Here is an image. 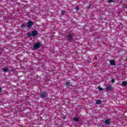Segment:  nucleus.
<instances>
[{
	"instance_id": "19",
	"label": "nucleus",
	"mask_w": 127,
	"mask_h": 127,
	"mask_svg": "<svg viewBox=\"0 0 127 127\" xmlns=\"http://www.w3.org/2000/svg\"><path fill=\"white\" fill-rule=\"evenodd\" d=\"M109 2H114V0H109Z\"/></svg>"
},
{
	"instance_id": "2",
	"label": "nucleus",
	"mask_w": 127,
	"mask_h": 127,
	"mask_svg": "<svg viewBox=\"0 0 127 127\" xmlns=\"http://www.w3.org/2000/svg\"><path fill=\"white\" fill-rule=\"evenodd\" d=\"M39 95L41 99H45V98H47V97H48V92H41Z\"/></svg>"
},
{
	"instance_id": "8",
	"label": "nucleus",
	"mask_w": 127,
	"mask_h": 127,
	"mask_svg": "<svg viewBox=\"0 0 127 127\" xmlns=\"http://www.w3.org/2000/svg\"><path fill=\"white\" fill-rule=\"evenodd\" d=\"M95 104L96 105H100V104H102V100L100 99L96 100Z\"/></svg>"
},
{
	"instance_id": "12",
	"label": "nucleus",
	"mask_w": 127,
	"mask_h": 127,
	"mask_svg": "<svg viewBox=\"0 0 127 127\" xmlns=\"http://www.w3.org/2000/svg\"><path fill=\"white\" fill-rule=\"evenodd\" d=\"M73 120L75 122H79V120H80V117H74L73 118Z\"/></svg>"
},
{
	"instance_id": "13",
	"label": "nucleus",
	"mask_w": 127,
	"mask_h": 127,
	"mask_svg": "<svg viewBox=\"0 0 127 127\" xmlns=\"http://www.w3.org/2000/svg\"><path fill=\"white\" fill-rule=\"evenodd\" d=\"M122 85L124 86H127V82L126 81H122Z\"/></svg>"
},
{
	"instance_id": "10",
	"label": "nucleus",
	"mask_w": 127,
	"mask_h": 127,
	"mask_svg": "<svg viewBox=\"0 0 127 127\" xmlns=\"http://www.w3.org/2000/svg\"><path fill=\"white\" fill-rule=\"evenodd\" d=\"M2 71L4 72V73H6V72H9V69L8 68H4L2 69Z\"/></svg>"
},
{
	"instance_id": "18",
	"label": "nucleus",
	"mask_w": 127,
	"mask_h": 127,
	"mask_svg": "<svg viewBox=\"0 0 127 127\" xmlns=\"http://www.w3.org/2000/svg\"><path fill=\"white\" fill-rule=\"evenodd\" d=\"M112 83H115V82H116V81H115V79H114L113 78L112 79Z\"/></svg>"
},
{
	"instance_id": "9",
	"label": "nucleus",
	"mask_w": 127,
	"mask_h": 127,
	"mask_svg": "<svg viewBox=\"0 0 127 127\" xmlns=\"http://www.w3.org/2000/svg\"><path fill=\"white\" fill-rule=\"evenodd\" d=\"M112 90V86L106 85V91H111Z\"/></svg>"
},
{
	"instance_id": "6",
	"label": "nucleus",
	"mask_w": 127,
	"mask_h": 127,
	"mask_svg": "<svg viewBox=\"0 0 127 127\" xmlns=\"http://www.w3.org/2000/svg\"><path fill=\"white\" fill-rule=\"evenodd\" d=\"M104 124L105 125H110V124H111V121L109 119H106L104 121Z\"/></svg>"
},
{
	"instance_id": "1",
	"label": "nucleus",
	"mask_w": 127,
	"mask_h": 127,
	"mask_svg": "<svg viewBox=\"0 0 127 127\" xmlns=\"http://www.w3.org/2000/svg\"><path fill=\"white\" fill-rule=\"evenodd\" d=\"M37 34H38V32L34 30L32 31V33L30 32H28L27 35L28 37H31V36L35 37V36H37Z\"/></svg>"
},
{
	"instance_id": "4",
	"label": "nucleus",
	"mask_w": 127,
	"mask_h": 127,
	"mask_svg": "<svg viewBox=\"0 0 127 127\" xmlns=\"http://www.w3.org/2000/svg\"><path fill=\"white\" fill-rule=\"evenodd\" d=\"M32 25H33V22L32 21H29L28 22L27 28H31V26H32Z\"/></svg>"
},
{
	"instance_id": "7",
	"label": "nucleus",
	"mask_w": 127,
	"mask_h": 127,
	"mask_svg": "<svg viewBox=\"0 0 127 127\" xmlns=\"http://www.w3.org/2000/svg\"><path fill=\"white\" fill-rule=\"evenodd\" d=\"M109 62L110 65H112V66H115V65H116V62L114 60L110 61Z\"/></svg>"
},
{
	"instance_id": "20",
	"label": "nucleus",
	"mask_w": 127,
	"mask_h": 127,
	"mask_svg": "<svg viewBox=\"0 0 127 127\" xmlns=\"http://www.w3.org/2000/svg\"><path fill=\"white\" fill-rule=\"evenodd\" d=\"M92 6V5H89L87 7V8H90V7H91Z\"/></svg>"
},
{
	"instance_id": "5",
	"label": "nucleus",
	"mask_w": 127,
	"mask_h": 127,
	"mask_svg": "<svg viewBox=\"0 0 127 127\" xmlns=\"http://www.w3.org/2000/svg\"><path fill=\"white\" fill-rule=\"evenodd\" d=\"M67 38L69 41H72L73 40V37L72 36V35L69 34L67 36Z\"/></svg>"
},
{
	"instance_id": "21",
	"label": "nucleus",
	"mask_w": 127,
	"mask_h": 127,
	"mask_svg": "<svg viewBox=\"0 0 127 127\" xmlns=\"http://www.w3.org/2000/svg\"><path fill=\"white\" fill-rule=\"evenodd\" d=\"M1 92V88L0 87V93Z\"/></svg>"
},
{
	"instance_id": "16",
	"label": "nucleus",
	"mask_w": 127,
	"mask_h": 127,
	"mask_svg": "<svg viewBox=\"0 0 127 127\" xmlns=\"http://www.w3.org/2000/svg\"><path fill=\"white\" fill-rule=\"evenodd\" d=\"M75 9L76 10H79L80 9V8H79V6H76L75 7Z\"/></svg>"
},
{
	"instance_id": "3",
	"label": "nucleus",
	"mask_w": 127,
	"mask_h": 127,
	"mask_svg": "<svg viewBox=\"0 0 127 127\" xmlns=\"http://www.w3.org/2000/svg\"><path fill=\"white\" fill-rule=\"evenodd\" d=\"M41 46V43L37 42L34 45L33 48L34 49L36 50V49H38V48H39V47H40Z\"/></svg>"
},
{
	"instance_id": "11",
	"label": "nucleus",
	"mask_w": 127,
	"mask_h": 127,
	"mask_svg": "<svg viewBox=\"0 0 127 127\" xmlns=\"http://www.w3.org/2000/svg\"><path fill=\"white\" fill-rule=\"evenodd\" d=\"M65 85L68 88H69V87H71V82L68 81L66 82Z\"/></svg>"
},
{
	"instance_id": "14",
	"label": "nucleus",
	"mask_w": 127,
	"mask_h": 127,
	"mask_svg": "<svg viewBox=\"0 0 127 127\" xmlns=\"http://www.w3.org/2000/svg\"><path fill=\"white\" fill-rule=\"evenodd\" d=\"M98 89L99 91H104V88H102V87H98Z\"/></svg>"
},
{
	"instance_id": "17",
	"label": "nucleus",
	"mask_w": 127,
	"mask_h": 127,
	"mask_svg": "<svg viewBox=\"0 0 127 127\" xmlns=\"http://www.w3.org/2000/svg\"><path fill=\"white\" fill-rule=\"evenodd\" d=\"M62 14H65V11H64V10H62Z\"/></svg>"
},
{
	"instance_id": "15",
	"label": "nucleus",
	"mask_w": 127,
	"mask_h": 127,
	"mask_svg": "<svg viewBox=\"0 0 127 127\" xmlns=\"http://www.w3.org/2000/svg\"><path fill=\"white\" fill-rule=\"evenodd\" d=\"M21 28H24V27H25V25H24V24H22L21 25Z\"/></svg>"
},
{
	"instance_id": "22",
	"label": "nucleus",
	"mask_w": 127,
	"mask_h": 127,
	"mask_svg": "<svg viewBox=\"0 0 127 127\" xmlns=\"http://www.w3.org/2000/svg\"><path fill=\"white\" fill-rule=\"evenodd\" d=\"M125 7H127V5H125Z\"/></svg>"
}]
</instances>
